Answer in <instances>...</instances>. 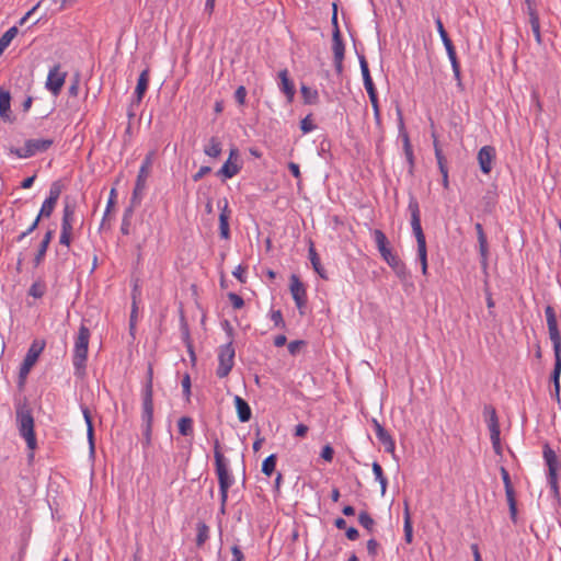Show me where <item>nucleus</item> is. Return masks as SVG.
Returning <instances> with one entry per match:
<instances>
[{"label":"nucleus","instance_id":"obj_62","mask_svg":"<svg viewBox=\"0 0 561 561\" xmlns=\"http://www.w3.org/2000/svg\"><path fill=\"white\" fill-rule=\"evenodd\" d=\"M71 233H72V231H70V230H62L61 229L60 238H59L60 244L69 247V244L71 242Z\"/></svg>","mask_w":561,"mask_h":561},{"label":"nucleus","instance_id":"obj_51","mask_svg":"<svg viewBox=\"0 0 561 561\" xmlns=\"http://www.w3.org/2000/svg\"><path fill=\"white\" fill-rule=\"evenodd\" d=\"M115 198H116V190L112 188L111 193H110V198L107 201L106 210H105V214H104V217H103V220H102V226H104V222L106 220L107 215L110 214L111 209L115 205Z\"/></svg>","mask_w":561,"mask_h":561},{"label":"nucleus","instance_id":"obj_59","mask_svg":"<svg viewBox=\"0 0 561 561\" xmlns=\"http://www.w3.org/2000/svg\"><path fill=\"white\" fill-rule=\"evenodd\" d=\"M305 344L304 341H300V340H296V341H291L289 344H288V352L291 354V355H296L300 347Z\"/></svg>","mask_w":561,"mask_h":561},{"label":"nucleus","instance_id":"obj_8","mask_svg":"<svg viewBox=\"0 0 561 561\" xmlns=\"http://www.w3.org/2000/svg\"><path fill=\"white\" fill-rule=\"evenodd\" d=\"M543 457L546 460V463L548 466V482L551 486V489L554 491V493L559 492L558 486V470L560 469V463L558 461L556 453L548 446H545L543 449Z\"/></svg>","mask_w":561,"mask_h":561},{"label":"nucleus","instance_id":"obj_53","mask_svg":"<svg viewBox=\"0 0 561 561\" xmlns=\"http://www.w3.org/2000/svg\"><path fill=\"white\" fill-rule=\"evenodd\" d=\"M271 320L274 322L275 327L285 328V321L280 310H273L271 312Z\"/></svg>","mask_w":561,"mask_h":561},{"label":"nucleus","instance_id":"obj_32","mask_svg":"<svg viewBox=\"0 0 561 561\" xmlns=\"http://www.w3.org/2000/svg\"><path fill=\"white\" fill-rule=\"evenodd\" d=\"M373 233H374V239H375V242H376V245H377V249H378L380 255L391 249L389 247V241H388L386 234L381 230L375 229Z\"/></svg>","mask_w":561,"mask_h":561},{"label":"nucleus","instance_id":"obj_33","mask_svg":"<svg viewBox=\"0 0 561 561\" xmlns=\"http://www.w3.org/2000/svg\"><path fill=\"white\" fill-rule=\"evenodd\" d=\"M300 92L306 104H317L319 102V93L317 90L302 84Z\"/></svg>","mask_w":561,"mask_h":561},{"label":"nucleus","instance_id":"obj_54","mask_svg":"<svg viewBox=\"0 0 561 561\" xmlns=\"http://www.w3.org/2000/svg\"><path fill=\"white\" fill-rule=\"evenodd\" d=\"M182 388H183V393L186 398V401H190V397H191V377L188 374H185L183 379H182Z\"/></svg>","mask_w":561,"mask_h":561},{"label":"nucleus","instance_id":"obj_9","mask_svg":"<svg viewBox=\"0 0 561 561\" xmlns=\"http://www.w3.org/2000/svg\"><path fill=\"white\" fill-rule=\"evenodd\" d=\"M150 167H151V157L148 156L144 160V162L139 169L138 175H137L135 188H134L131 201H130L133 204H140L141 194L146 187V182H147V178L149 175Z\"/></svg>","mask_w":561,"mask_h":561},{"label":"nucleus","instance_id":"obj_25","mask_svg":"<svg viewBox=\"0 0 561 561\" xmlns=\"http://www.w3.org/2000/svg\"><path fill=\"white\" fill-rule=\"evenodd\" d=\"M152 379H153V369L152 365H148L147 370V381L142 392V404H147L149 401V405H153V389H152Z\"/></svg>","mask_w":561,"mask_h":561},{"label":"nucleus","instance_id":"obj_21","mask_svg":"<svg viewBox=\"0 0 561 561\" xmlns=\"http://www.w3.org/2000/svg\"><path fill=\"white\" fill-rule=\"evenodd\" d=\"M76 204L65 199L64 214L61 220V229L72 231V222L75 218Z\"/></svg>","mask_w":561,"mask_h":561},{"label":"nucleus","instance_id":"obj_46","mask_svg":"<svg viewBox=\"0 0 561 561\" xmlns=\"http://www.w3.org/2000/svg\"><path fill=\"white\" fill-rule=\"evenodd\" d=\"M500 434H501L500 428L490 430V437H491L492 446H493L494 451L497 455H500L501 450H502L501 440H500Z\"/></svg>","mask_w":561,"mask_h":561},{"label":"nucleus","instance_id":"obj_43","mask_svg":"<svg viewBox=\"0 0 561 561\" xmlns=\"http://www.w3.org/2000/svg\"><path fill=\"white\" fill-rule=\"evenodd\" d=\"M19 30L16 26L10 27L1 37H0V45L7 48L12 39L16 36Z\"/></svg>","mask_w":561,"mask_h":561},{"label":"nucleus","instance_id":"obj_36","mask_svg":"<svg viewBox=\"0 0 561 561\" xmlns=\"http://www.w3.org/2000/svg\"><path fill=\"white\" fill-rule=\"evenodd\" d=\"M135 205L136 204L131 203V205L124 210L122 226H121V232L125 236L129 234L130 220H131V217L134 214Z\"/></svg>","mask_w":561,"mask_h":561},{"label":"nucleus","instance_id":"obj_29","mask_svg":"<svg viewBox=\"0 0 561 561\" xmlns=\"http://www.w3.org/2000/svg\"><path fill=\"white\" fill-rule=\"evenodd\" d=\"M554 352V368L551 374V380L553 382V386L558 388L560 383V375H561V345L553 346Z\"/></svg>","mask_w":561,"mask_h":561},{"label":"nucleus","instance_id":"obj_27","mask_svg":"<svg viewBox=\"0 0 561 561\" xmlns=\"http://www.w3.org/2000/svg\"><path fill=\"white\" fill-rule=\"evenodd\" d=\"M53 238H54V231L53 230H48L45 233V236H44V238H43V240H42V242H41V244L38 247L37 253H36L35 257H34L35 266H38L42 263V261L44 260V256H45V254L47 252L48 245H49L50 241L53 240Z\"/></svg>","mask_w":561,"mask_h":561},{"label":"nucleus","instance_id":"obj_14","mask_svg":"<svg viewBox=\"0 0 561 561\" xmlns=\"http://www.w3.org/2000/svg\"><path fill=\"white\" fill-rule=\"evenodd\" d=\"M545 314L547 318L549 337H550L553 346L561 345V334L558 329V322H557L554 309L551 306H547L545 308Z\"/></svg>","mask_w":561,"mask_h":561},{"label":"nucleus","instance_id":"obj_39","mask_svg":"<svg viewBox=\"0 0 561 561\" xmlns=\"http://www.w3.org/2000/svg\"><path fill=\"white\" fill-rule=\"evenodd\" d=\"M209 537V527L205 523L197 524L196 545L202 547Z\"/></svg>","mask_w":561,"mask_h":561},{"label":"nucleus","instance_id":"obj_26","mask_svg":"<svg viewBox=\"0 0 561 561\" xmlns=\"http://www.w3.org/2000/svg\"><path fill=\"white\" fill-rule=\"evenodd\" d=\"M483 417L488 425L489 431L500 428L499 417L496 414V410L493 405H491V404L484 405Z\"/></svg>","mask_w":561,"mask_h":561},{"label":"nucleus","instance_id":"obj_2","mask_svg":"<svg viewBox=\"0 0 561 561\" xmlns=\"http://www.w3.org/2000/svg\"><path fill=\"white\" fill-rule=\"evenodd\" d=\"M214 457H215V467H216V473L218 477V483H219V491H220V502L221 513H225V507L228 499V490L233 483V478L229 473L228 470V462L225 456L222 455L220 450V444L219 440L216 439L214 444Z\"/></svg>","mask_w":561,"mask_h":561},{"label":"nucleus","instance_id":"obj_50","mask_svg":"<svg viewBox=\"0 0 561 561\" xmlns=\"http://www.w3.org/2000/svg\"><path fill=\"white\" fill-rule=\"evenodd\" d=\"M316 128V125L312 123L311 114L307 115L300 122V129L304 134L310 133Z\"/></svg>","mask_w":561,"mask_h":561},{"label":"nucleus","instance_id":"obj_23","mask_svg":"<svg viewBox=\"0 0 561 561\" xmlns=\"http://www.w3.org/2000/svg\"><path fill=\"white\" fill-rule=\"evenodd\" d=\"M332 50L334 59L344 58L345 46L339 27H335V30H333Z\"/></svg>","mask_w":561,"mask_h":561},{"label":"nucleus","instance_id":"obj_61","mask_svg":"<svg viewBox=\"0 0 561 561\" xmlns=\"http://www.w3.org/2000/svg\"><path fill=\"white\" fill-rule=\"evenodd\" d=\"M333 455H334V450L333 448L330 446V445H325L323 448H322V451H321V457L325 460V461H332L333 459Z\"/></svg>","mask_w":561,"mask_h":561},{"label":"nucleus","instance_id":"obj_48","mask_svg":"<svg viewBox=\"0 0 561 561\" xmlns=\"http://www.w3.org/2000/svg\"><path fill=\"white\" fill-rule=\"evenodd\" d=\"M358 59H359V65H360V70H362V76H363L364 82H366L367 80L368 81L373 80L365 56L360 55V56H358Z\"/></svg>","mask_w":561,"mask_h":561},{"label":"nucleus","instance_id":"obj_58","mask_svg":"<svg viewBox=\"0 0 561 561\" xmlns=\"http://www.w3.org/2000/svg\"><path fill=\"white\" fill-rule=\"evenodd\" d=\"M364 85L368 93L369 100L378 98L373 80H369V81L367 80L366 82H364Z\"/></svg>","mask_w":561,"mask_h":561},{"label":"nucleus","instance_id":"obj_3","mask_svg":"<svg viewBox=\"0 0 561 561\" xmlns=\"http://www.w3.org/2000/svg\"><path fill=\"white\" fill-rule=\"evenodd\" d=\"M16 422L20 435L25 439L28 449L34 450L37 446L34 432V417L32 411L26 405H20L16 409Z\"/></svg>","mask_w":561,"mask_h":561},{"label":"nucleus","instance_id":"obj_30","mask_svg":"<svg viewBox=\"0 0 561 561\" xmlns=\"http://www.w3.org/2000/svg\"><path fill=\"white\" fill-rule=\"evenodd\" d=\"M309 259H310L313 270L319 274V276L323 279H328L325 271L321 266L320 257H319L312 242L310 243V247H309Z\"/></svg>","mask_w":561,"mask_h":561},{"label":"nucleus","instance_id":"obj_13","mask_svg":"<svg viewBox=\"0 0 561 561\" xmlns=\"http://www.w3.org/2000/svg\"><path fill=\"white\" fill-rule=\"evenodd\" d=\"M218 208L220 209L219 214V230L220 237L222 239L230 238V229H229V218L231 215V210L229 209V204L227 198L218 201Z\"/></svg>","mask_w":561,"mask_h":561},{"label":"nucleus","instance_id":"obj_24","mask_svg":"<svg viewBox=\"0 0 561 561\" xmlns=\"http://www.w3.org/2000/svg\"><path fill=\"white\" fill-rule=\"evenodd\" d=\"M280 90L286 95L288 102H291L295 95V87L291 80L288 78V71L286 69L279 71Z\"/></svg>","mask_w":561,"mask_h":561},{"label":"nucleus","instance_id":"obj_20","mask_svg":"<svg viewBox=\"0 0 561 561\" xmlns=\"http://www.w3.org/2000/svg\"><path fill=\"white\" fill-rule=\"evenodd\" d=\"M150 78V71L148 68L144 69L138 78L137 85L135 89L136 104H139L148 89Z\"/></svg>","mask_w":561,"mask_h":561},{"label":"nucleus","instance_id":"obj_18","mask_svg":"<svg viewBox=\"0 0 561 561\" xmlns=\"http://www.w3.org/2000/svg\"><path fill=\"white\" fill-rule=\"evenodd\" d=\"M141 419L144 423L142 436L145 444L150 445L153 421V405H149V401H147V404H142Z\"/></svg>","mask_w":561,"mask_h":561},{"label":"nucleus","instance_id":"obj_22","mask_svg":"<svg viewBox=\"0 0 561 561\" xmlns=\"http://www.w3.org/2000/svg\"><path fill=\"white\" fill-rule=\"evenodd\" d=\"M234 405L240 422L245 423L251 420L252 411L249 403L239 396L234 397Z\"/></svg>","mask_w":561,"mask_h":561},{"label":"nucleus","instance_id":"obj_1","mask_svg":"<svg viewBox=\"0 0 561 561\" xmlns=\"http://www.w3.org/2000/svg\"><path fill=\"white\" fill-rule=\"evenodd\" d=\"M409 211L411 214V227L413 233L416 238L417 243V256L422 266L423 275L427 274V250H426V240L421 226V214L420 206L414 196L410 197L409 201Z\"/></svg>","mask_w":561,"mask_h":561},{"label":"nucleus","instance_id":"obj_64","mask_svg":"<svg viewBox=\"0 0 561 561\" xmlns=\"http://www.w3.org/2000/svg\"><path fill=\"white\" fill-rule=\"evenodd\" d=\"M232 560L231 561H243L244 554L238 546L231 547Z\"/></svg>","mask_w":561,"mask_h":561},{"label":"nucleus","instance_id":"obj_34","mask_svg":"<svg viewBox=\"0 0 561 561\" xmlns=\"http://www.w3.org/2000/svg\"><path fill=\"white\" fill-rule=\"evenodd\" d=\"M205 154L217 158L221 153V142L218 138L211 137L208 145L204 148Z\"/></svg>","mask_w":561,"mask_h":561},{"label":"nucleus","instance_id":"obj_12","mask_svg":"<svg viewBox=\"0 0 561 561\" xmlns=\"http://www.w3.org/2000/svg\"><path fill=\"white\" fill-rule=\"evenodd\" d=\"M290 294L293 296V299L297 306V308L300 310V313L302 314V308L306 307L307 304V293L305 285L300 282L299 277L296 274H293L290 276Z\"/></svg>","mask_w":561,"mask_h":561},{"label":"nucleus","instance_id":"obj_10","mask_svg":"<svg viewBox=\"0 0 561 561\" xmlns=\"http://www.w3.org/2000/svg\"><path fill=\"white\" fill-rule=\"evenodd\" d=\"M66 72L61 71L60 65H55L48 72L46 88L55 96L59 95L66 80Z\"/></svg>","mask_w":561,"mask_h":561},{"label":"nucleus","instance_id":"obj_52","mask_svg":"<svg viewBox=\"0 0 561 561\" xmlns=\"http://www.w3.org/2000/svg\"><path fill=\"white\" fill-rule=\"evenodd\" d=\"M228 298L234 309H241L244 306L243 298L234 293H229Z\"/></svg>","mask_w":561,"mask_h":561},{"label":"nucleus","instance_id":"obj_17","mask_svg":"<svg viewBox=\"0 0 561 561\" xmlns=\"http://www.w3.org/2000/svg\"><path fill=\"white\" fill-rule=\"evenodd\" d=\"M376 436L378 440L383 445L385 451L389 454H394L396 444L391 435L385 430V427L376 420L371 421Z\"/></svg>","mask_w":561,"mask_h":561},{"label":"nucleus","instance_id":"obj_4","mask_svg":"<svg viewBox=\"0 0 561 561\" xmlns=\"http://www.w3.org/2000/svg\"><path fill=\"white\" fill-rule=\"evenodd\" d=\"M89 340L90 330L84 324H81L75 342L72 359L77 376H82L84 374L85 362L88 357Z\"/></svg>","mask_w":561,"mask_h":561},{"label":"nucleus","instance_id":"obj_37","mask_svg":"<svg viewBox=\"0 0 561 561\" xmlns=\"http://www.w3.org/2000/svg\"><path fill=\"white\" fill-rule=\"evenodd\" d=\"M179 432L183 436L193 434V420L190 416H183L178 422Z\"/></svg>","mask_w":561,"mask_h":561},{"label":"nucleus","instance_id":"obj_49","mask_svg":"<svg viewBox=\"0 0 561 561\" xmlns=\"http://www.w3.org/2000/svg\"><path fill=\"white\" fill-rule=\"evenodd\" d=\"M400 280L405 282L410 277V273L403 262L392 270Z\"/></svg>","mask_w":561,"mask_h":561},{"label":"nucleus","instance_id":"obj_57","mask_svg":"<svg viewBox=\"0 0 561 561\" xmlns=\"http://www.w3.org/2000/svg\"><path fill=\"white\" fill-rule=\"evenodd\" d=\"M247 96V90L243 85L238 87V89L234 92V99L240 104L243 105L245 102Z\"/></svg>","mask_w":561,"mask_h":561},{"label":"nucleus","instance_id":"obj_38","mask_svg":"<svg viewBox=\"0 0 561 561\" xmlns=\"http://www.w3.org/2000/svg\"><path fill=\"white\" fill-rule=\"evenodd\" d=\"M529 24L531 26V31L535 35L536 42L541 44V33H540V22L537 12H531L529 15Z\"/></svg>","mask_w":561,"mask_h":561},{"label":"nucleus","instance_id":"obj_7","mask_svg":"<svg viewBox=\"0 0 561 561\" xmlns=\"http://www.w3.org/2000/svg\"><path fill=\"white\" fill-rule=\"evenodd\" d=\"M218 362L216 375L219 378H225L229 375L234 364V347L231 341L219 347Z\"/></svg>","mask_w":561,"mask_h":561},{"label":"nucleus","instance_id":"obj_60","mask_svg":"<svg viewBox=\"0 0 561 561\" xmlns=\"http://www.w3.org/2000/svg\"><path fill=\"white\" fill-rule=\"evenodd\" d=\"M210 171H211L210 167H207V165L201 167L199 170L193 175V181L198 182Z\"/></svg>","mask_w":561,"mask_h":561},{"label":"nucleus","instance_id":"obj_16","mask_svg":"<svg viewBox=\"0 0 561 561\" xmlns=\"http://www.w3.org/2000/svg\"><path fill=\"white\" fill-rule=\"evenodd\" d=\"M495 149L492 146H483L478 152V162L481 171L489 174L493 168Z\"/></svg>","mask_w":561,"mask_h":561},{"label":"nucleus","instance_id":"obj_19","mask_svg":"<svg viewBox=\"0 0 561 561\" xmlns=\"http://www.w3.org/2000/svg\"><path fill=\"white\" fill-rule=\"evenodd\" d=\"M0 117L4 122H14V116L11 112V95L8 90L3 89H0Z\"/></svg>","mask_w":561,"mask_h":561},{"label":"nucleus","instance_id":"obj_44","mask_svg":"<svg viewBox=\"0 0 561 561\" xmlns=\"http://www.w3.org/2000/svg\"><path fill=\"white\" fill-rule=\"evenodd\" d=\"M434 149H435V157H436V160H437V164H438L439 171L440 172L448 171L447 170V165H446V159H445V157L443 154V151L439 148L438 142H437L436 139L434 140Z\"/></svg>","mask_w":561,"mask_h":561},{"label":"nucleus","instance_id":"obj_35","mask_svg":"<svg viewBox=\"0 0 561 561\" xmlns=\"http://www.w3.org/2000/svg\"><path fill=\"white\" fill-rule=\"evenodd\" d=\"M82 413H83L84 421H85L87 427H88L87 434H88L89 444H90L91 450H93L94 449V442H93L94 430H93L91 413L87 407L82 408Z\"/></svg>","mask_w":561,"mask_h":561},{"label":"nucleus","instance_id":"obj_45","mask_svg":"<svg viewBox=\"0 0 561 561\" xmlns=\"http://www.w3.org/2000/svg\"><path fill=\"white\" fill-rule=\"evenodd\" d=\"M62 192V184L60 181H55L51 183L49 187V195L47 198L54 199L55 202H58L60 194Z\"/></svg>","mask_w":561,"mask_h":561},{"label":"nucleus","instance_id":"obj_5","mask_svg":"<svg viewBox=\"0 0 561 561\" xmlns=\"http://www.w3.org/2000/svg\"><path fill=\"white\" fill-rule=\"evenodd\" d=\"M435 24H436L437 31L439 33V36L442 38V42H443V44H444V46L446 48L448 58H449L451 67H453V71H454L455 78L458 81V85H461L460 65H459L458 59H457L455 46H454L451 39L449 38V36H448V34H447V32H446V30L444 27V24H443V22H442L439 16H437L435 19Z\"/></svg>","mask_w":561,"mask_h":561},{"label":"nucleus","instance_id":"obj_28","mask_svg":"<svg viewBox=\"0 0 561 561\" xmlns=\"http://www.w3.org/2000/svg\"><path fill=\"white\" fill-rule=\"evenodd\" d=\"M44 347H45L44 341H38V340L33 341L30 348L27 350V353H26L24 359L35 365V363L37 362Z\"/></svg>","mask_w":561,"mask_h":561},{"label":"nucleus","instance_id":"obj_40","mask_svg":"<svg viewBox=\"0 0 561 561\" xmlns=\"http://www.w3.org/2000/svg\"><path fill=\"white\" fill-rule=\"evenodd\" d=\"M276 455L272 454L268 457H266L262 463V472L265 476H271L275 471L276 466Z\"/></svg>","mask_w":561,"mask_h":561},{"label":"nucleus","instance_id":"obj_11","mask_svg":"<svg viewBox=\"0 0 561 561\" xmlns=\"http://www.w3.org/2000/svg\"><path fill=\"white\" fill-rule=\"evenodd\" d=\"M500 471H501L502 480H503L504 488H505L506 500H507V504H508V508H510V516H511L512 520L514 523H516L517 503L515 500V491H514V488L511 482V477H510L508 471L504 467H501Z\"/></svg>","mask_w":561,"mask_h":561},{"label":"nucleus","instance_id":"obj_56","mask_svg":"<svg viewBox=\"0 0 561 561\" xmlns=\"http://www.w3.org/2000/svg\"><path fill=\"white\" fill-rule=\"evenodd\" d=\"M42 217H39V215H37V217L35 218V220L32 222V225L24 231L22 232L19 237H18V241L21 242L26 236H28L30 233H32L37 227H38V224H39V220H41Z\"/></svg>","mask_w":561,"mask_h":561},{"label":"nucleus","instance_id":"obj_55","mask_svg":"<svg viewBox=\"0 0 561 561\" xmlns=\"http://www.w3.org/2000/svg\"><path fill=\"white\" fill-rule=\"evenodd\" d=\"M479 251L482 256V262L485 265L488 260V240L486 238L479 239Z\"/></svg>","mask_w":561,"mask_h":561},{"label":"nucleus","instance_id":"obj_42","mask_svg":"<svg viewBox=\"0 0 561 561\" xmlns=\"http://www.w3.org/2000/svg\"><path fill=\"white\" fill-rule=\"evenodd\" d=\"M358 523L368 531H371L375 526V520L366 511H362L358 514Z\"/></svg>","mask_w":561,"mask_h":561},{"label":"nucleus","instance_id":"obj_47","mask_svg":"<svg viewBox=\"0 0 561 561\" xmlns=\"http://www.w3.org/2000/svg\"><path fill=\"white\" fill-rule=\"evenodd\" d=\"M404 153L410 167H413V151L407 133L403 134Z\"/></svg>","mask_w":561,"mask_h":561},{"label":"nucleus","instance_id":"obj_41","mask_svg":"<svg viewBox=\"0 0 561 561\" xmlns=\"http://www.w3.org/2000/svg\"><path fill=\"white\" fill-rule=\"evenodd\" d=\"M56 204H57V202H55L54 199L46 198L42 205L41 210H39V214H38L39 217H42V218L50 217L56 207Z\"/></svg>","mask_w":561,"mask_h":561},{"label":"nucleus","instance_id":"obj_15","mask_svg":"<svg viewBox=\"0 0 561 561\" xmlns=\"http://www.w3.org/2000/svg\"><path fill=\"white\" fill-rule=\"evenodd\" d=\"M239 157V151L237 148H232L229 153L228 160L224 163V165L217 172L218 176H224L225 179H231L237 175L240 171V165H238L233 160H237Z\"/></svg>","mask_w":561,"mask_h":561},{"label":"nucleus","instance_id":"obj_6","mask_svg":"<svg viewBox=\"0 0 561 561\" xmlns=\"http://www.w3.org/2000/svg\"><path fill=\"white\" fill-rule=\"evenodd\" d=\"M54 144L53 139H28L20 148L12 150L19 158H30L38 152L47 151Z\"/></svg>","mask_w":561,"mask_h":561},{"label":"nucleus","instance_id":"obj_63","mask_svg":"<svg viewBox=\"0 0 561 561\" xmlns=\"http://www.w3.org/2000/svg\"><path fill=\"white\" fill-rule=\"evenodd\" d=\"M379 543L375 539L367 541V551L369 556L375 557L378 552Z\"/></svg>","mask_w":561,"mask_h":561},{"label":"nucleus","instance_id":"obj_31","mask_svg":"<svg viewBox=\"0 0 561 561\" xmlns=\"http://www.w3.org/2000/svg\"><path fill=\"white\" fill-rule=\"evenodd\" d=\"M404 525H403V530H404V540L408 542V543H411L413 541V527H412V520H411V515H410V511H409V504L408 502L405 501L404 502Z\"/></svg>","mask_w":561,"mask_h":561}]
</instances>
